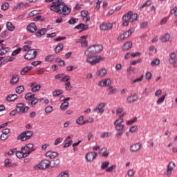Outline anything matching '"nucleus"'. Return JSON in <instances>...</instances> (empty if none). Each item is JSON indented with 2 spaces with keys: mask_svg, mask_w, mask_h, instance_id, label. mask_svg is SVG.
<instances>
[{
  "mask_svg": "<svg viewBox=\"0 0 177 177\" xmlns=\"http://www.w3.org/2000/svg\"><path fill=\"white\" fill-rule=\"evenodd\" d=\"M45 2L47 3L52 2L53 4L50 6V9L53 12L59 13L61 16H66V15H68L71 12V8H68L62 0H45Z\"/></svg>",
  "mask_w": 177,
  "mask_h": 177,
  "instance_id": "obj_1",
  "label": "nucleus"
},
{
  "mask_svg": "<svg viewBox=\"0 0 177 177\" xmlns=\"http://www.w3.org/2000/svg\"><path fill=\"white\" fill-rule=\"evenodd\" d=\"M138 14H133L132 11H129L122 17V20L124 23H133L138 20Z\"/></svg>",
  "mask_w": 177,
  "mask_h": 177,
  "instance_id": "obj_2",
  "label": "nucleus"
},
{
  "mask_svg": "<svg viewBox=\"0 0 177 177\" xmlns=\"http://www.w3.org/2000/svg\"><path fill=\"white\" fill-rule=\"evenodd\" d=\"M34 132L32 131H25L19 134L17 139V140H21V142H26V140H28V139H31L32 136H33Z\"/></svg>",
  "mask_w": 177,
  "mask_h": 177,
  "instance_id": "obj_3",
  "label": "nucleus"
},
{
  "mask_svg": "<svg viewBox=\"0 0 177 177\" xmlns=\"http://www.w3.org/2000/svg\"><path fill=\"white\" fill-rule=\"evenodd\" d=\"M102 50H103V46L101 44H95L89 47L90 55H97V53H100Z\"/></svg>",
  "mask_w": 177,
  "mask_h": 177,
  "instance_id": "obj_4",
  "label": "nucleus"
},
{
  "mask_svg": "<svg viewBox=\"0 0 177 177\" xmlns=\"http://www.w3.org/2000/svg\"><path fill=\"white\" fill-rule=\"evenodd\" d=\"M17 109V113L19 114H24L25 113H27L28 110H30V108L28 106H26V104L23 103H19L16 105Z\"/></svg>",
  "mask_w": 177,
  "mask_h": 177,
  "instance_id": "obj_5",
  "label": "nucleus"
},
{
  "mask_svg": "<svg viewBox=\"0 0 177 177\" xmlns=\"http://www.w3.org/2000/svg\"><path fill=\"white\" fill-rule=\"evenodd\" d=\"M26 60H32V59H35L37 57V50L30 49L24 56Z\"/></svg>",
  "mask_w": 177,
  "mask_h": 177,
  "instance_id": "obj_6",
  "label": "nucleus"
},
{
  "mask_svg": "<svg viewBox=\"0 0 177 177\" xmlns=\"http://www.w3.org/2000/svg\"><path fill=\"white\" fill-rule=\"evenodd\" d=\"M122 122H124V119L121 118V117L114 122L113 124L116 131H122L124 129V124H122Z\"/></svg>",
  "mask_w": 177,
  "mask_h": 177,
  "instance_id": "obj_7",
  "label": "nucleus"
},
{
  "mask_svg": "<svg viewBox=\"0 0 177 177\" xmlns=\"http://www.w3.org/2000/svg\"><path fill=\"white\" fill-rule=\"evenodd\" d=\"M50 167V161L48 160H43L40 163L37 165L38 169H46Z\"/></svg>",
  "mask_w": 177,
  "mask_h": 177,
  "instance_id": "obj_8",
  "label": "nucleus"
},
{
  "mask_svg": "<svg viewBox=\"0 0 177 177\" xmlns=\"http://www.w3.org/2000/svg\"><path fill=\"white\" fill-rule=\"evenodd\" d=\"M15 153L17 158H26V157H28L30 156L31 151L24 152L21 148V151H17V149H16Z\"/></svg>",
  "mask_w": 177,
  "mask_h": 177,
  "instance_id": "obj_9",
  "label": "nucleus"
},
{
  "mask_svg": "<svg viewBox=\"0 0 177 177\" xmlns=\"http://www.w3.org/2000/svg\"><path fill=\"white\" fill-rule=\"evenodd\" d=\"M102 57L99 55L91 57L89 58V63L91 66H95V64H97L102 62Z\"/></svg>",
  "mask_w": 177,
  "mask_h": 177,
  "instance_id": "obj_10",
  "label": "nucleus"
},
{
  "mask_svg": "<svg viewBox=\"0 0 177 177\" xmlns=\"http://www.w3.org/2000/svg\"><path fill=\"white\" fill-rule=\"evenodd\" d=\"M104 107H106V103H100L94 109V111L98 114H103L104 113Z\"/></svg>",
  "mask_w": 177,
  "mask_h": 177,
  "instance_id": "obj_11",
  "label": "nucleus"
},
{
  "mask_svg": "<svg viewBox=\"0 0 177 177\" xmlns=\"http://www.w3.org/2000/svg\"><path fill=\"white\" fill-rule=\"evenodd\" d=\"M142 147V144L140 143H136L133 144L132 145L130 146V151L132 153H136V151H139Z\"/></svg>",
  "mask_w": 177,
  "mask_h": 177,
  "instance_id": "obj_12",
  "label": "nucleus"
},
{
  "mask_svg": "<svg viewBox=\"0 0 177 177\" xmlns=\"http://www.w3.org/2000/svg\"><path fill=\"white\" fill-rule=\"evenodd\" d=\"M174 168H175V162H170L167 166V171L165 172V175H171L172 171H174Z\"/></svg>",
  "mask_w": 177,
  "mask_h": 177,
  "instance_id": "obj_13",
  "label": "nucleus"
},
{
  "mask_svg": "<svg viewBox=\"0 0 177 177\" xmlns=\"http://www.w3.org/2000/svg\"><path fill=\"white\" fill-rule=\"evenodd\" d=\"M100 30L106 31V30H111L113 28V24L102 23L100 26Z\"/></svg>",
  "mask_w": 177,
  "mask_h": 177,
  "instance_id": "obj_14",
  "label": "nucleus"
},
{
  "mask_svg": "<svg viewBox=\"0 0 177 177\" xmlns=\"http://www.w3.org/2000/svg\"><path fill=\"white\" fill-rule=\"evenodd\" d=\"M99 86H110L111 85V80L110 79H105L98 84Z\"/></svg>",
  "mask_w": 177,
  "mask_h": 177,
  "instance_id": "obj_15",
  "label": "nucleus"
},
{
  "mask_svg": "<svg viewBox=\"0 0 177 177\" xmlns=\"http://www.w3.org/2000/svg\"><path fill=\"white\" fill-rule=\"evenodd\" d=\"M176 53H171L169 55V62L170 63V64H175V63H176L177 62V57H176Z\"/></svg>",
  "mask_w": 177,
  "mask_h": 177,
  "instance_id": "obj_16",
  "label": "nucleus"
},
{
  "mask_svg": "<svg viewBox=\"0 0 177 177\" xmlns=\"http://www.w3.org/2000/svg\"><path fill=\"white\" fill-rule=\"evenodd\" d=\"M26 30L29 32H35L37 31V25H35V23H30L26 28Z\"/></svg>",
  "mask_w": 177,
  "mask_h": 177,
  "instance_id": "obj_17",
  "label": "nucleus"
},
{
  "mask_svg": "<svg viewBox=\"0 0 177 177\" xmlns=\"http://www.w3.org/2000/svg\"><path fill=\"white\" fill-rule=\"evenodd\" d=\"M46 157H48V158H55V157H57V156H59V153H57V152L56 151H48L46 152V153L45 154Z\"/></svg>",
  "mask_w": 177,
  "mask_h": 177,
  "instance_id": "obj_18",
  "label": "nucleus"
},
{
  "mask_svg": "<svg viewBox=\"0 0 177 177\" xmlns=\"http://www.w3.org/2000/svg\"><path fill=\"white\" fill-rule=\"evenodd\" d=\"M127 103H133V102H138V95L136 94L131 95L127 98Z\"/></svg>",
  "mask_w": 177,
  "mask_h": 177,
  "instance_id": "obj_19",
  "label": "nucleus"
},
{
  "mask_svg": "<svg viewBox=\"0 0 177 177\" xmlns=\"http://www.w3.org/2000/svg\"><path fill=\"white\" fill-rule=\"evenodd\" d=\"M88 15H89V12L86 10H82L81 12V16L83 21L86 22L89 20V17H88Z\"/></svg>",
  "mask_w": 177,
  "mask_h": 177,
  "instance_id": "obj_20",
  "label": "nucleus"
},
{
  "mask_svg": "<svg viewBox=\"0 0 177 177\" xmlns=\"http://www.w3.org/2000/svg\"><path fill=\"white\" fill-rule=\"evenodd\" d=\"M34 147V144H27L24 147H21V150H24L25 151H34V150H31Z\"/></svg>",
  "mask_w": 177,
  "mask_h": 177,
  "instance_id": "obj_21",
  "label": "nucleus"
},
{
  "mask_svg": "<svg viewBox=\"0 0 177 177\" xmlns=\"http://www.w3.org/2000/svg\"><path fill=\"white\" fill-rule=\"evenodd\" d=\"M39 102V99L34 97L32 100H28V104H30L32 107H35L38 102Z\"/></svg>",
  "mask_w": 177,
  "mask_h": 177,
  "instance_id": "obj_22",
  "label": "nucleus"
},
{
  "mask_svg": "<svg viewBox=\"0 0 177 177\" xmlns=\"http://www.w3.org/2000/svg\"><path fill=\"white\" fill-rule=\"evenodd\" d=\"M60 165V159H56L50 162V167L51 168H56V167H59Z\"/></svg>",
  "mask_w": 177,
  "mask_h": 177,
  "instance_id": "obj_23",
  "label": "nucleus"
},
{
  "mask_svg": "<svg viewBox=\"0 0 177 177\" xmlns=\"http://www.w3.org/2000/svg\"><path fill=\"white\" fill-rule=\"evenodd\" d=\"M31 44H32V42L31 41H25V45L23 47V50L24 52H28V50H31Z\"/></svg>",
  "mask_w": 177,
  "mask_h": 177,
  "instance_id": "obj_24",
  "label": "nucleus"
},
{
  "mask_svg": "<svg viewBox=\"0 0 177 177\" xmlns=\"http://www.w3.org/2000/svg\"><path fill=\"white\" fill-rule=\"evenodd\" d=\"M88 122H89L88 120L84 121V116H80L76 120V124H78L79 125H84V124H88Z\"/></svg>",
  "mask_w": 177,
  "mask_h": 177,
  "instance_id": "obj_25",
  "label": "nucleus"
},
{
  "mask_svg": "<svg viewBox=\"0 0 177 177\" xmlns=\"http://www.w3.org/2000/svg\"><path fill=\"white\" fill-rule=\"evenodd\" d=\"M17 99V94H10L6 97V100L8 102H15V100H16Z\"/></svg>",
  "mask_w": 177,
  "mask_h": 177,
  "instance_id": "obj_26",
  "label": "nucleus"
},
{
  "mask_svg": "<svg viewBox=\"0 0 177 177\" xmlns=\"http://www.w3.org/2000/svg\"><path fill=\"white\" fill-rule=\"evenodd\" d=\"M132 48V41L126 42L122 47L123 50H129Z\"/></svg>",
  "mask_w": 177,
  "mask_h": 177,
  "instance_id": "obj_27",
  "label": "nucleus"
},
{
  "mask_svg": "<svg viewBox=\"0 0 177 177\" xmlns=\"http://www.w3.org/2000/svg\"><path fill=\"white\" fill-rule=\"evenodd\" d=\"M170 38L171 35L168 33H166L160 37V40L162 42H168Z\"/></svg>",
  "mask_w": 177,
  "mask_h": 177,
  "instance_id": "obj_28",
  "label": "nucleus"
},
{
  "mask_svg": "<svg viewBox=\"0 0 177 177\" xmlns=\"http://www.w3.org/2000/svg\"><path fill=\"white\" fill-rule=\"evenodd\" d=\"M9 50H10V49L8 47L2 46V48L0 49V56L6 55Z\"/></svg>",
  "mask_w": 177,
  "mask_h": 177,
  "instance_id": "obj_29",
  "label": "nucleus"
},
{
  "mask_svg": "<svg viewBox=\"0 0 177 177\" xmlns=\"http://www.w3.org/2000/svg\"><path fill=\"white\" fill-rule=\"evenodd\" d=\"M63 48H64V46L63 45V44H57L55 48V53H60V52L63 50Z\"/></svg>",
  "mask_w": 177,
  "mask_h": 177,
  "instance_id": "obj_30",
  "label": "nucleus"
},
{
  "mask_svg": "<svg viewBox=\"0 0 177 177\" xmlns=\"http://www.w3.org/2000/svg\"><path fill=\"white\" fill-rule=\"evenodd\" d=\"M96 74L97 75H98V77H104V75L107 74V71L106 70V68H102L97 71Z\"/></svg>",
  "mask_w": 177,
  "mask_h": 177,
  "instance_id": "obj_31",
  "label": "nucleus"
},
{
  "mask_svg": "<svg viewBox=\"0 0 177 177\" xmlns=\"http://www.w3.org/2000/svg\"><path fill=\"white\" fill-rule=\"evenodd\" d=\"M46 34V28H42L36 32V37H42Z\"/></svg>",
  "mask_w": 177,
  "mask_h": 177,
  "instance_id": "obj_32",
  "label": "nucleus"
},
{
  "mask_svg": "<svg viewBox=\"0 0 177 177\" xmlns=\"http://www.w3.org/2000/svg\"><path fill=\"white\" fill-rule=\"evenodd\" d=\"M81 39L82 47L85 48V46H88V41L85 40L86 39V36H82Z\"/></svg>",
  "mask_w": 177,
  "mask_h": 177,
  "instance_id": "obj_33",
  "label": "nucleus"
},
{
  "mask_svg": "<svg viewBox=\"0 0 177 177\" xmlns=\"http://www.w3.org/2000/svg\"><path fill=\"white\" fill-rule=\"evenodd\" d=\"M19 82V76L15 75L12 76V79L10 80V83L12 85H15V84H17Z\"/></svg>",
  "mask_w": 177,
  "mask_h": 177,
  "instance_id": "obj_34",
  "label": "nucleus"
},
{
  "mask_svg": "<svg viewBox=\"0 0 177 177\" xmlns=\"http://www.w3.org/2000/svg\"><path fill=\"white\" fill-rule=\"evenodd\" d=\"M15 91H16V93L19 95H20V93H23V92H24V86L21 85V86H17L16 88Z\"/></svg>",
  "mask_w": 177,
  "mask_h": 177,
  "instance_id": "obj_35",
  "label": "nucleus"
},
{
  "mask_svg": "<svg viewBox=\"0 0 177 177\" xmlns=\"http://www.w3.org/2000/svg\"><path fill=\"white\" fill-rule=\"evenodd\" d=\"M32 66H26L24 67L21 71V74H22V75H25L26 73H28V71H30V70H32Z\"/></svg>",
  "mask_w": 177,
  "mask_h": 177,
  "instance_id": "obj_36",
  "label": "nucleus"
},
{
  "mask_svg": "<svg viewBox=\"0 0 177 177\" xmlns=\"http://www.w3.org/2000/svg\"><path fill=\"white\" fill-rule=\"evenodd\" d=\"M68 102L64 101L60 106L61 110H67L68 109Z\"/></svg>",
  "mask_w": 177,
  "mask_h": 177,
  "instance_id": "obj_37",
  "label": "nucleus"
},
{
  "mask_svg": "<svg viewBox=\"0 0 177 177\" xmlns=\"http://www.w3.org/2000/svg\"><path fill=\"white\" fill-rule=\"evenodd\" d=\"M33 21H46L45 18L40 15H37L33 18Z\"/></svg>",
  "mask_w": 177,
  "mask_h": 177,
  "instance_id": "obj_38",
  "label": "nucleus"
},
{
  "mask_svg": "<svg viewBox=\"0 0 177 177\" xmlns=\"http://www.w3.org/2000/svg\"><path fill=\"white\" fill-rule=\"evenodd\" d=\"M6 26L9 31H15V29L16 28L15 25L12 23H7Z\"/></svg>",
  "mask_w": 177,
  "mask_h": 177,
  "instance_id": "obj_39",
  "label": "nucleus"
},
{
  "mask_svg": "<svg viewBox=\"0 0 177 177\" xmlns=\"http://www.w3.org/2000/svg\"><path fill=\"white\" fill-rule=\"evenodd\" d=\"M63 90H55L53 92V96L54 97H57V96H60V95H62Z\"/></svg>",
  "mask_w": 177,
  "mask_h": 177,
  "instance_id": "obj_40",
  "label": "nucleus"
},
{
  "mask_svg": "<svg viewBox=\"0 0 177 177\" xmlns=\"http://www.w3.org/2000/svg\"><path fill=\"white\" fill-rule=\"evenodd\" d=\"M55 60V55H48L45 57V61L46 62H54Z\"/></svg>",
  "mask_w": 177,
  "mask_h": 177,
  "instance_id": "obj_41",
  "label": "nucleus"
},
{
  "mask_svg": "<svg viewBox=\"0 0 177 177\" xmlns=\"http://www.w3.org/2000/svg\"><path fill=\"white\" fill-rule=\"evenodd\" d=\"M109 165H110V162L109 161L103 162L101 165V169H106Z\"/></svg>",
  "mask_w": 177,
  "mask_h": 177,
  "instance_id": "obj_42",
  "label": "nucleus"
},
{
  "mask_svg": "<svg viewBox=\"0 0 177 177\" xmlns=\"http://www.w3.org/2000/svg\"><path fill=\"white\" fill-rule=\"evenodd\" d=\"M75 28H77V30H86L88 27L84 24H80L79 25L76 26Z\"/></svg>",
  "mask_w": 177,
  "mask_h": 177,
  "instance_id": "obj_43",
  "label": "nucleus"
},
{
  "mask_svg": "<svg viewBox=\"0 0 177 177\" xmlns=\"http://www.w3.org/2000/svg\"><path fill=\"white\" fill-rule=\"evenodd\" d=\"M34 97H35V94H31V93H28L26 94L25 99L26 100H31Z\"/></svg>",
  "mask_w": 177,
  "mask_h": 177,
  "instance_id": "obj_44",
  "label": "nucleus"
},
{
  "mask_svg": "<svg viewBox=\"0 0 177 177\" xmlns=\"http://www.w3.org/2000/svg\"><path fill=\"white\" fill-rule=\"evenodd\" d=\"M167 97V94L162 95L160 97L156 102L157 104H161V103H163L165 100V97Z\"/></svg>",
  "mask_w": 177,
  "mask_h": 177,
  "instance_id": "obj_45",
  "label": "nucleus"
},
{
  "mask_svg": "<svg viewBox=\"0 0 177 177\" xmlns=\"http://www.w3.org/2000/svg\"><path fill=\"white\" fill-rule=\"evenodd\" d=\"M90 159L89 161H93V160H95V158H96L97 157V153L96 152H91L90 153Z\"/></svg>",
  "mask_w": 177,
  "mask_h": 177,
  "instance_id": "obj_46",
  "label": "nucleus"
},
{
  "mask_svg": "<svg viewBox=\"0 0 177 177\" xmlns=\"http://www.w3.org/2000/svg\"><path fill=\"white\" fill-rule=\"evenodd\" d=\"M52 111H53V106H48L46 107L45 113H46V114H50V113H52Z\"/></svg>",
  "mask_w": 177,
  "mask_h": 177,
  "instance_id": "obj_47",
  "label": "nucleus"
},
{
  "mask_svg": "<svg viewBox=\"0 0 177 177\" xmlns=\"http://www.w3.org/2000/svg\"><path fill=\"white\" fill-rule=\"evenodd\" d=\"M160 64V59H155L151 61V66H158Z\"/></svg>",
  "mask_w": 177,
  "mask_h": 177,
  "instance_id": "obj_48",
  "label": "nucleus"
},
{
  "mask_svg": "<svg viewBox=\"0 0 177 177\" xmlns=\"http://www.w3.org/2000/svg\"><path fill=\"white\" fill-rule=\"evenodd\" d=\"M150 5H151V1L148 0L145 3H144L143 5H142L140 7V9H143L144 8H147L148 6H150Z\"/></svg>",
  "mask_w": 177,
  "mask_h": 177,
  "instance_id": "obj_49",
  "label": "nucleus"
},
{
  "mask_svg": "<svg viewBox=\"0 0 177 177\" xmlns=\"http://www.w3.org/2000/svg\"><path fill=\"white\" fill-rule=\"evenodd\" d=\"M9 8V3L8 2H5L1 6L2 10H8Z\"/></svg>",
  "mask_w": 177,
  "mask_h": 177,
  "instance_id": "obj_50",
  "label": "nucleus"
},
{
  "mask_svg": "<svg viewBox=\"0 0 177 177\" xmlns=\"http://www.w3.org/2000/svg\"><path fill=\"white\" fill-rule=\"evenodd\" d=\"M95 3L96 5L95 7V9H96L97 10H99V9H100V3H102V1L95 0Z\"/></svg>",
  "mask_w": 177,
  "mask_h": 177,
  "instance_id": "obj_51",
  "label": "nucleus"
},
{
  "mask_svg": "<svg viewBox=\"0 0 177 177\" xmlns=\"http://www.w3.org/2000/svg\"><path fill=\"white\" fill-rule=\"evenodd\" d=\"M41 89V86L40 84H37L36 86H33L32 88V92H38Z\"/></svg>",
  "mask_w": 177,
  "mask_h": 177,
  "instance_id": "obj_52",
  "label": "nucleus"
},
{
  "mask_svg": "<svg viewBox=\"0 0 177 177\" xmlns=\"http://www.w3.org/2000/svg\"><path fill=\"white\" fill-rule=\"evenodd\" d=\"M57 177H68V172L62 171Z\"/></svg>",
  "mask_w": 177,
  "mask_h": 177,
  "instance_id": "obj_53",
  "label": "nucleus"
},
{
  "mask_svg": "<svg viewBox=\"0 0 177 177\" xmlns=\"http://www.w3.org/2000/svg\"><path fill=\"white\" fill-rule=\"evenodd\" d=\"M138 121V118H134L133 120H130L127 122V125H132V124H135Z\"/></svg>",
  "mask_w": 177,
  "mask_h": 177,
  "instance_id": "obj_54",
  "label": "nucleus"
},
{
  "mask_svg": "<svg viewBox=\"0 0 177 177\" xmlns=\"http://www.w3.org/2000/svg\"><path fill=\"white\" fill-rule=\"evenodd\" d=\"M20 52H21V48H19L15 50L12 53V56H16L17 55H19V53H20Z\"/></svg>",
  "mask_w": 177,
  "mask_h": 177,
  "instance_id": "obj_55",
  "label": "nucleus"
},
{
  "mask_svg": "<svg viewBox=\"0 0 177 177\" xmlns=\"http://www.w3.org/2000/svg\"><path fill=\"white\" fill-rule=\"evenodd\" d=\"M24 3H19L18 5L14 7V10H17V9H21V8H24Z\"/></svg>",
  "mask_w": 177,
  "mask_h": 177,
  "instance_id": "obj_56",
  "label": "nucleus"
},
{
  "mask_svg": "<svg viewBox=\"0 0 177 177\" xmlns=\"http://www.w3.org/2000/svg\"><path fill=\"white\" fill-rule=\"evenodd\" d=\"M7 35H8V31H6V30L3 31L0 35V39H3L6 38Z\"/></svg>",
  "mask_w": 177,
  "mask_h": 177,
  "instance_id": "obj_57",
  "label": "nucleus"
},
{
  "mask_svg": "<svg viewBox=\"0 0 177 177\" xmlns=\"http://www.w3.org/2000/svg\"><path fill=\"white\" fill-rule=\"evenodd\" d=\"M109 136H111V133L105 132V133H103L100 136V138H109Z\"/></svg>",
  "mask_w": 177,
  "mask_h": 177,
  "instance_id": "obj_58",
  "label": "nucleus"
},
{
  "mask_svg": "<svg viewBox=\"0 0 177 177\" xmlns=\"http://www.w3.org/2000/svg\"><path fill=\"white\" fill-rule=\"evenodd\" d=\"M136 131H138V126H133L129 129V132H131V133L136 132Z\"/></svg>",
  "mask_w": 177,
  "mask_h": 177,
  "instance_id": "obj_59",
  "label": "nucleus"
},
{
  "mask_svg": "<svg viewBox=\"0 0 177 177\" xmlns=\"http://www.w3.org/2000/svg\"><path fill=\"white\" fill-rule=\"evenodd\" d=\"M13 60H15V57H8L4 59V63H8V62H13Z\"/></svg>",
  "mask_w": 177,
  "mask_h": 177,
  "instance_id": "obj_60",
  "label": "nucleus"
},
{
  "mask_svg": "<svg viewBox=\"0 0 177 177\" xmlns=\"http://www.w3.org/2000/svg\"><path fill=\"white\" fill-rule=\"evenodd\" d=\"M4 163L6 167H12V162L9 159H6Z\"/></svg>",
  "mask_w": 177,
  "mask_h": 177,
  "instance_id": "obj_61",
  "label": "nucleus"
},
{
  "mask_svg": "<svg viewBox=\"0 0 177 177\" xmlns=\"http://www.w3.org/2000/svg\"><path fill=\"white\" fill-rule=\"evenodd\" d=\"M115 165L111 166L110 167L106 169V172H113V169H115Z\"/></svg>",
  "mask_w": 177,
  "mask_h": 177,
  "instance_id": "obj_62",
  "label": "nucleus"
},
{
  "mask_svg": "<svg viewBox=\"0 0 177 177\" xmlns=\"http://www.w3.org/2000/svg\"><path fill=\"white\" fill-rule=\"evenodd\" d=\"M171 14L174 15V16H177V6L174 7L171 10Z\"/></svg>",
  "mask_w": 177,
  "mask_h": 177,
  "instance_id": "obj_63",
  "label": "nucleus"
},
{
  "mask_svg": "<svg viewBox=\"0 0 177 177\" xmlns=\"http://www.w3.org/2000/svg\"><path fill=\"white\" fill-rule=\"evenodd\" d=\"M68 23H78V19L72 17L71 19L68 21Z\"/></svg>",
  "mask_w": 177,
  "mask_h": 177,
  "instance_id": "obj_64",
  "label": "nucleus"
}]
</instances>
